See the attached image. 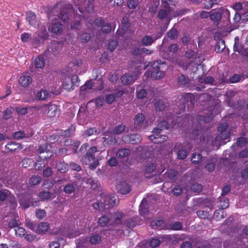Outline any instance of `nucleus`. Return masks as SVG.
<instances>
[{"label": "nucleus", "instance_id": "f257e3e1", "mask_svg": "<svg viewBox=\"0 0 248 248\" xmlns=\"http://www.w3.org/2000/svg\"><path fill=\"white\" fill-rule=\"evenodd\" d=\"M206 111H207V112H205L204 113V114H206V116L200 115L194 119L193 122V127L194 128L193 131V134L195 135L199 134L198 132L202 129V127L204 126V124L209 122L213 118L214 115L212 112H210L209 113V110H206Z\"/></svg>", "mask_w": 248, "mask_h": 248}, {"label": "nucleus", "instance_id": "f03ea898", "mask_svg": "<svg viewBox=\"0 0 248 248\" xmlns=\"http://www.w3.org/2000/svg\"><path fill=\"white\" fill-rule=\"evenodd\" d=\"M97 152H101L100 149H98L96 146H93L90 148L86 153V154L83 156L81 161L83 164L89 165V168L92 170H94L99 164L98 160L95 157L94 154Z\"/></svg>", "mask_w": 248, "mask_h": 248}, {"label": "nucleus", "instance_id": "7ed1b4c3", "mask_svg": "<svg viewBox=\"0 0 248 248\" xmlns=\"http://www.w3.org/2000/svg\"><path fill=\"white\" fill-rule=\"evenodd\" d=\"M57 12V8L56 7L52 8L50 10L48 11V18L50 19L53 16H57L58 17L61 18L63 22H65L70 19V15L76 14L75 10H73V8L70 5L62 9L61 11H60L59 14H58Z\"/></svg>", "mask_w": 248, "mask_h": 248}, {"label": "nucleus", "instance_id": "20e7f679", "mask_svg": "<svg viewBox=\"0 0 248 248\" xmlns=\"http://www.w3.org/2000/svg\"><path fill=\"white\" fill-rule=\"evenodd\" d=\"M101 198V206L106 209L115 206L118 202V201L116 200L114 194L104 195L102 196Z\"/></svg>", "mask_w": 248, "mask_h": 248}, {"label": "nucleus", "instance_id": "39448f33", "mask_svg": "<svg viewBox=\"0 0 248 248\" xmlns=\"http://www.w3.org/2000/svg\"><path fill=\"white\" fill-rule=\"evenodd\" d=\"M116 188L118 192L123 195L128 194L131 190L130 185L123 179L117 182Z\"/></svg>", "mask_w": 248, "mask_h": 248}, {"label": "nucleus", "instance_id": "423d86ee", "mask_svg": "<svg viewBox=\"0 0 248 248\" xmlns=\"http://www.w3.org/2000/svg\"><path fill=\"white\" fill-rule=\"evenodd\" d=\"M44 110L46 112L47 115L50 118H53L59 114V110L58 106L53 104H49L44 107Z\"/></svg>", "mask_w": 248, "mask_h": 248}, {"label": "nucleus", "instance_id": "0eeeda50", "mask_svg": "<svg viewBox=\"0 0 248 248\" xmlns=\"http://www.w3.org/2000/svg\"><path fill=\"white\" fill-rule=\"evenodd\" d=\"M49 145L46 143L43 145H41L39 146L38 149V152L41 155L40 157L43 160L46 159L50 157L52 155V152L50 151V150L48 148Z\"/></svg>", "mask_w": 248, "mask_h": 248}, {"label": "nucleus", "instance_id": "6e6552de", "mask_svg": "<svg viewBox=\"0 0 248 248\" xmlns=\"http://www.w3.org/2000/svg\"><path fill=\"white\" fill-rule=\"evenodd\" d=\"M233 50L235 52H238L243 57L248 59V47L244 48L242 46L239 44V39L238 37H236L234 39Z\"/></svg>", "mask_w": 248, "mask_h": 248}, {"label": "nucleus", "instance_id": "1a4fd4ad", "mask_svg": "<svg viewBox=\"0 0 248 248\" xmlns=\"http://www.w3.org/2000/svg\"><path fill=\"white\" fill-rule=\"evenodd\" d=\"M153 134L149 137V139L155 144H159L166 141L168 137L166 135H160V133L153 132Z\"/></svg>", "mask_w": 248, "mask_h": 248}, {"label": "nucleus", "instance_id": "9d476101", "mask_svg": "<svg viewBox=\"0 0 248 248\" xmlns=\"http://www.w3.org/2000/svg\"><path fill=\"white\" fill-rule=\"evenodd\" d=\"M130 154L131 151L130 149L125 148H122L117 151L116 155L117 158L120 159L128 160L130 156Z\"/></svg>", "mask_w": 248, "mask_h": 248}, {"label": "nucleus", "instance_id": "9b49d317", "mask_svg": "<svg viewBox=\"0 0 248 248\" xmlns=\"http://www.w3.org/2000/svg\"><path fill=\"white\" fill-rule=\"evenodd\" d=\"M190 83L189 78L184 75H181L177 78V85L179 87H187Z\"/></svg>", "mask_w": 248, "mask_h": 248}, {"label": "nucleus", "instance_id": "f8f14e48", "mask_svg": "<svg viewBox=\"0 0 248 248\" xmlns=\"http://www.w3.org/2000/svg\"><path fill=\"white\" fill-rule=\"evenodd\" d=\"M124 140L131 144H137L140 142L141 138L139 134H131L127 135L124 137Z\"/></svg>", "mask_w": 248, "mask_h": 248}, {"label": "nucleus", "instance_id": "ddd939ff", "mask_svg": "<svg viewBox=\"0 0 248 248\" xmlns=\"http://www.w3.org/2000/svg\"><path fill=\"white\" fill-rule=\"evenodd\" d=\"M56 164H54V162H52L50 163L51 166L55 165L56 169H57V170L62 172L64 173L65 172L68 170V166L67 164L65 163L63 161L61 160L57 161L55 162Z\"/></svg>", "mask_w": 248, "mask_h": 248}, {"label": "nucleus", "instance_id": "4468645a", "mask_svg": "<svg viewBox=\"0 0 248 248\" xmlns=\"http://www.w3.org/2000/svg\"><path fill=\"white\" fill-rule=\"evenodd\" d=\"M137 78L136 75L125 74L121 77L122 82L124 85L133 83Z\"/></svg>", "mask_w": 248, "mask_h": 248}, {"label": "nucleus", "instance_id": "2eb2a0df", "mask_svg": "<svg viewBox=\"0 0 248 248\" xmlns=\"http://www.w3.org/2000/svg\"><path fill=\"white\" fill-rule=\"evenodd\" d=\"M124 94L123 91H119L115 93V94L112 93L107 95L106 96V102L108 104H111L114 102L116 97H120Z\"/></svg>", "mask_w": 248, "mask_h": 248}, {"label": "nucleus", "instance_id": "dca6fc26", "mask_svg": "<svg viewBox=\"0 0 248 248\" xmlns=\"http://www.w3.org/2000/svg\"><path fill=\"white\" fill-rule=\"evenodd\" d=\"M51 96L50 93L46 90L41 89L37 93L36 98L40 100H45Z\"/></svg>", "mask_w": 248, "mask_h": 248}, {"label": "nucleus", "instance_id": "f3484780", "mask_svg": "<svg viewBox=\"0 0 248 248\" xmlns=\"http://www.w3.org/2000/svg\"><path fill=\"white\" fill-rule=\"evenodd\" d=\"M151 226L154 229H164L165 230L169 229V227H167L164 225V222L162 219L157 220L156 221H152L151 222Z\"/></svg>", "mask_w": 248, "mask_h": 248}, {"label": "nucleus", "instance_id": "a211bd4d", "mask_svg": "<svg viewBox=\"0 0 248 248\" xmlns=\"http://www.w3.org/2000/svg\"><path fill=\"white\" fill-rule=\"evenodd\" d=\"M32 82V78L28 75H23L19 79V84L23 87H27L30 85Z\"/></svg>", "mask_w": 248, "mask_h": 248}, {"label": "nucleus", "instance_id": "6ab92c4d", "mask_svg": "<svg viewBox=\"0 0 248 248\" xmlns=\"http://www.w3.org/2000/svg\"><path fill=\"white\" fill-rule=\"evenodd\" d=\"M49 228V224L46 222H41L37 225L36 233L38 234L44 233L47 231Z\"/></svg>", "mask_w": 248, "mask_h": 248}, {"label": "nucleus", "instance_id": "aec40b11", "mask_svg": "<svg viewBox=\"0 0 248 248\" xmlns=\"http://www.w3.org/2000/svg\"><path fill=\"white\" fill-rule=\"evenodd\" d=\"M26 20L31 26H35L37 24L36 16L33 12H28L27 13Z\"/></svg>", "mask_w": 248, "mask_h": 248}, {"label": "nucleus", "instance_id": "412c9836", "mask_svg": "<svg viewBox=\"0 0 248 248\" xmlns=\"http://www.w3.org/2000/svg\"><path fill=\"white\" fill-rule=\"evenodd\" d=\"M230 134L228 132H221L220 134L216 138L215 142L218 141L217 143L218 146H220L223 143H225V140H227L229 137Z\"/></svg>", "mask_w": 248, "mask_h": 248}, {"label": "nucleus", "instance_id": "4be33fe9", "mask_svg": "<svg viewBox=\"0 0 248 248\" xmlns=\"http://www.w3.org/2000/svg\"><path fill=\"white\" fill-rule=\"evenodd\" d=\"M20 205L24 208H26L31 206L36 205L37 204V202H32L30 199H27L25 198L22 197L20 198L19 201Z\"/></svg>", "mask_w": 248, "mask_h": 248}, {"label": "nucleus", "instance_id": "5701e85b", "mask_svg": "<svg viewBox=\"0 0 248 248\" xmlns=\"http://www.w3.org/2000/svg\"><path fill=\"white\" fill-rule=\"evenodd\" d=\"M124 217V214L122 212L117 211L115 212L113 215L114 218V225L116 226H118L119 227H120V224H122L123 221H121V220Z\"/></svg>", "mask_w": 248, "mask_h": 248}, {"label": "nucleus", "instance_id": "b1692460", "mask_svg": "<svg viewBox=\"0 0 248 248\" xmlns=\"http://www.w3.org/2000/svg\"><path fill=\"white\" fill-rule=\"evenodd\" d=\"M168 128V123L166 121H162L158 124L156 127L154 128L153 132L161 133V131Z\"/></svg>", "mask_w": 248, "mask_h": 248}, {"label": "nucleus", "instance_id": "393cba45", "mask_svg": "<svg viewBox=\"0 0 248 248\" xmlns=\"http://www.w3.org/2000/svg\"><path fill=\"white\" fill-rule=\"evenodd\" d=\"M5 148L10 152H16L21 149V145L15 142H10L6 146Z\"/></svg>", "mask_w": 248, "mask_h": 248}, {"label": "nucleus", "instance_id": "a878e982", "mask_svg": "<svg viewBox=\"0 0 248 248\" xmlns=\"http://www.w3.org/2000/svg\"><path fill=\"white\" fill-rule=\"evenodd\" d=\"M76 186L75 183H68L64 186L63 191L66 194H71L75 191Z\"/></svg>", "mask_w": 248, "mask_h": 248}, {"label": "nucleus", "instance_id": "bb28decb", "mask_svg": "<svg viewBox=\"0 0 248 248\" xmlns=\"http://www.w3.org/2000/svg\"><path fill=\"white\" fill-rule=\"evenodd\" d=\"M149 206L147 201L144 198L140 205L139 211L141 215H145L148 212Z\"/></svg>", "mask_w": 248, "mask_h": 248}, {"label": "nucleus", "instance_id": "cd10ccee", "mask_svg": "<svg viewBox=\"0 0 248 248\" xmlns=\"http://www.w3.org/2000/svg\"><path fill=\"white\" fill-rule=\"evenodd\" d=\"M145 120V116L142 113H139L136 115L134 123L136 125V128L139 129L140 128V124L143 122Z\"/></svg>", "mask_w": 248, "mask_h": 248}, {"label": "nucleus", "instance_id": "c85d7f7f", "mask_svg": "<svg viewBox=\"0 0 248 248\" xmlns=\"http://www.w3.org/2000/svg\"><path fill=\"white\" fill-rule=\"evenodd\" d=\"M155 107L156 110L161 111L165 110L168 105L163 100H159L155 102Z\"/></svg>", "mask_w": 248, "mask_h": 248}, {"label": "nucleus", "instance_id": "c756f323", "mask_svg": "<svg viewBox=\"0 0 248 248\" xmlns=\"http://www.w3.org/2000/svg\"><path fill=\"white\" fill-rule=\"evenodd\" d=\"M37 34V36L38 38L36 37L33 39L34 42L37 44L39 45L41 43L40 40L39 38L41 39H45L47 38V32L46 28H44L42 31V32L41 34L39 33H36Z\"/></svg>", "mask_w": 248, "mask_h": 248}, {"label": "nucleus", "instance_id": "7c9ffc66", "mask_svg": "<svg viewBox=\"0 0 248 248\" xmlns=\"http://www.w3.org/2000/svg\"><path fill=\"white\" fill-rule=\"evenodd\" d=\"M37 34V36L38 38L36 37L33 39L34 42L37 44L39 45L41 43L40 40L39 38L41 39H45L47 38V32L46 28H44L42 31V32L41 34L39 33H36Z\"/></svg>", "mask_w": 248, "mask_h": 248}, {"label": "nucleus", "instance_id": "2f4dec72", "mask_svg": "<svg viewBox=\"0 0 248 248\" xmlns=\"http://www.w3.org/2000/svg\"><path fill=\"white\" fill-rule=\"evenodd\" d=\"M51 31L56 34H61L62 32V27L61 23L59 22H55L52 24Z\"/></svg>", "mask_w": 248, "mask_h": 248}, {"label": "nucleus", "instance_id": "473e14b6", "mask_svg": "<svg viewBox=\"0 0 248 248\" xmlns=\"http://www.w3.org/2000/svg\"><path fill=\"white\" fill-rule=\"evenodd\" d=\"M120 224V228H122V231L124 232V230H128L131 227L135 226V222L131 219H128L124 221H123V223Z\"/></svg>", "mask_w": 248, "mask_h": 248}, {"label": "nucleus", "instance_id": "72a5a7b5", "mask_svg": "<svg viewBox=\"0 0 248 248\" xmlns=\"http://www.w3.org/2000/svg\"><path fill=\"white\" fill-rule=\"evenodd\" d=\"M155 40L152 36L146 35L142 38L141 42L143 46H147L151 45Z\"/></svg>", "mask_w": 248, "mask_h": 248}, {"label": "nucleus", "instance_id": "f704fd0d", "mask_svg": "<svg viewBox=\"0 0 248 248\" xmlns=\"http://www.w3.org/2000/svg\"><path fill=\"white\" fill-rule=\"evenodd\" d=\"M210 19L215 22H218L221 19L222 12L215 11L210 15Z\"/></svg>", "mask_w": 248, "mask_h": 248}, {"label": "nucleus", "instance_id": "c9c22d12", "mask_svg": "<svg viewBox=\"0 0 248 248\" xmlns=\"http://www.w3.org/2000/svg\"><path fill=\"white\" fill-rule=\"evenodd\" d=\"M178 32L175 28H172L167 33V37L171 40H175L178 37Z\"/></svg>", "mask_w": 248, "mask_h": 248}, {"label": "nucleus", "instance_id": "e433bc0d", "mask_svg": "<svg viewBox=\"0 0 248 248\" xmlns=\"http://www.w3.org/2000/svg\"><path fill=\"white\" fill-rule=\"evenodd\" d=\"M154 69L155 70L151 74L152 77L154 79H159L162 78L165 76L164 72L160 71V69Z\"/></svg>", "mask_w": 248, "mask_h": 248}, {"label": "nucleus", "instance_id": "4c0bfd02", "mask_svg": "<svg viewBox=\"0 0 248 248\" xmlns=\"http://www.w3.org/2000/svg\"><path fill=\"white\" fill-rule=\"evenodd\" d=\"M45 59L42 56L37 57L34 60V64L37 68H42L45 65Z\"/></svg>", "mask_w": 248, "mask_h": 248}, {"label": "nucleus", "instance_id": "58836bf2", "mask_svg": "<svg viewBox=\"0 0 248 248\" xmlns=\"http://www.w3.org/2000/svg\"><path fill=\"white\" fill-rule=\"evenodd\" d=\"M100 133V130L95 127L90 128L87 129L85 132V135L86 136H91L93 135H98Z\"/></svg>", "mask_w": 248, "mask_h": 248}, {"label": "nucleus", "instance_id": "ea45409f", "mask_svg": "<svg viewBox=\"0 0 248 248\" xmlns=\"http://www.w3.org/2000/svg\"><path fill=\"white\" fill-rule=\"evenodd\" d=\"M225 48V42L224 40H220L216 45L215 50L217 53L222 52Z\"/></svg>", "mask_w": 248, "mask_h": 248}, {"label": "nucleus", "instance_id": "a19ab883", "mask_svg": "<svg viewBox=\"0 0 248 248\" xmlns=\"http://www.w3.org/2000/svg\"><path fill=\"white\" fill-rule=\"evenodd\" d=\"M52 194L51 192L46 191L45 190L41 191L39 193L38 196L42 200H47L51 198Z\"/></svg>", "mask_w": 248, "mask_h": 248}, {"label": "nucleus", "instance_id": "79ce46f5", "mask_svg": "<svg viewBox=\"0 0 248 248\" xmlns=\"http://www.w3.org/2000/svg\"><path fill=\"white\" fill-rule=\"evenodd\" d=\"M11 199V193L7 189H2L0 191V201H4L7 198Z\"/></svg>", "mask_w": 248, "mask_h": 248}, {"label": "nucleus", "instance_id": "37998d69", "mask_svg": "<svg viewBox=\"0 0 248 248\" xmlns=\"http://www.w3.org/2000/svg\"><path fill=\"white\" fill-rule=\"evenodd\" d=\"M103 140V143L104 145H111L112 144L117 143V140L114 137H110L108 138L103 137L102 138Z\"/></svg>", "mask_w": 248, "mask_h": 248}, {"label": "nucleus", "instance_id": "c03bdc74", "mask_svg": "<svg viewBox=\"0 0 248 248\" xmlns=\"http://www.w3.org/2000/svg\"><path fill=\"white\" fill-rule=\"evenodd\" d=\"M110 220L109 218L104 215L99 218L98 223L100 226L104 227L107 226L109 223Z\"/></svg>", "mask_w": 248, "mask_h": 248}, {"label": "nucleus", "instance_id": "a18cd8bd", "mask_svg": "<svg viewBox=\"0 0 248 248\" xmlns=\"http://www.w3.org/2000/svg\"><path fill=\"white\" fill-rule=\"evenodd\" d=\"M168 177L172 181H174L177 179L178 172L174 170H170L166 173Z\"/></svg>", "mask_w": 248, "mask_h": 248}, {"label": "nucleus", "instance_id": "49530a36", "mask_svg": "<svg viewBox=\"0 0 248 248\" xmlns=\"http://www.w3.org/2000/svg\"><path fill=\"white\" fill-rule=\"evenodd\" d=\"M202 156L200 154L193 153L191 155V161L192 164H198L201 161Z\"/></svg>", "mask_w": 248, "mask_h": 248}, {"label": "nucleus", "instance_id": "de8ad7c7", "mask_svg": "<svg viewBox=\"0 0 248 248\" xmlns=\"http://www.w3.org/2000/svg\"><path fill=\"white\" fill-rule=\"evenodd\" d=\"M216 162L217 160L215 159H212L209 162H208L206 166H205V168L209 172L213 171L215 168V166L216 165Z\"/></svg>", "mask_w": 248, "mask_h": 248}, {"label": "nucleus", "instance_id": "09e8293b", "mask_svg": "<svg viewBox=\"0 0 248 248\" xmlns=\"http://www.w3.org/2000/svg\"><path fill=\"white\" fill-rule=\"evenodd\" d=\"M190 189L193 192H200L202 189V186L201 185L195 183L191 185Z\"/></svg>", "mask_w": 248, "mask_h": 248}, {"label": "nucleus", "instance_id": "8fccbe9b", "mask_svg": "<svg viewBox=\"0 0 248 248\" xmlns=\"http://www.w3.org/2000/svg\"><path fill=\"white\" fill-rule=\"evenodd\" d=\"M137 96L140 99H142L146 96L147 93L145 90L138 87L137 89Z\"/></svg>", "mask_w": 248, "mask_h": 248}, {"label": "nucleus", "instance_id": "3c124183", "mask_svg": "<svg viewBox=\"0 0 248 248\" xmlns=\"http://www.w3.org/2000/svg\"><path fill=\"white\" fill-rule=\"evenodd\" d=\"M101 241V236L97 234L92 235L90 239V241L92 244H96L100 243Z\"/></svg>", "mask_w": 248, "mask_h": 248}, {"label": "nucleus", "instance_id": "603ef678", "mask_svg": "<svg viewBox=\"0 0 248 248\" xmlns=\"http://www.w3.org/2000/svg\"><path fill=\"white\" fill-rule=\"evenodd\" d=\"M41 181V178L39 176H33L29 180V183L31 185L39 184Z\"/></svg>", "mask_w": 248, "mask_h": 248}, {"label": "nucleus", "instance_id": "864d4df0", "mask_svg": "<svg viewBox=\"0 0 248 248\" xmlns=\"http://www.w3.org/2000/svg\"><path fill=\"white\" fill-rule=\"evenodd\" d=\"M169 229L172 230H180L182 228V224L180 222L176 221L174 223H171L170 225V227H169Z\"/></svg>", "mask_w": 248, "mask_h": 248}, {"label": "nucleus", "instance_id": "5fc2aeb1", "mask_svg": "<svg viewBox=\"0 0 248 248\" xmlns=\"http://www.w3.org/2000/svg\"><path fill=\"white\" fill-rule=\"evenodd\" d=\"M125 130V126L124 124H120L116 126L114 130L113 133L115 134H120Z\"/></svg>", "mask_w": 248, "mask_h": 248}, {"label": "nucleus", "instance_id": "6e6d98bb", "mask_svg": "<svg viewBox=\"0 0 248 248\" xmlns=\"http://www.w3.org/2000/svg\"><path fill=\"white\" fill-rule=\"evenodd\" d=\"M93 83L92 80H89L86 81L84 85L80 87L81 91H85L87 90H90L92 88Z\"/></svg>", "mask_w": 248, "mask_h": 248}, {"label": "nucleus", "instance_id": "4d7b16f0", "mask_svg": "<svg viewBox=\"0 0 248 248\" xmlns=\"http://www.w3.org/2000/svg\"><path fill=\"white\" fill-rule=\"evenodd\" d=\"M93 0H88L86 5L85 6V10L88 12H91L93 11L94 9V5H93Z\"/></svg>", "mask_w": 248, "mask_h": 248}, {"label": "nucleus", "instance_id": "13d9d810", "mask_svg": "<svg viewBox=\"0 0 248 248\" xmlns=\"http://www.w3.org/2000/svg\"><path fill=\"white\" fill-rule=\"evenodd\" d=\"M187 156V153L186 150H179L177 153V158L179 159H184Z\"/></svg>", "mask_w": 248, "mask_h": 248}, {"label": "nucleus", "instance_id": "bf43d9fd", "mask_svg": "<svg viewBox=\"0 0 248 248\" xmlns=\"http://www.w3.org/2000/svg\"><path fill=\"white\" fill-rule=\"evenodd\" d=\"M118 45V42L116 40H110L108 43V49L110 51L112 52L116 48Z\"/></svg>", "mask_w": 248, "mask_h": 248}, {"label": "nucleus", "instance_id": "052dcab7", "mask_svg": "<svg viewBox=\"0 0 248 248\" xmlns=\"http://www.w3.org/2000/svg\"><path fill=\"white\" fill-rule=\"evenodd\" d=\"M155 165L153 163H148L145 168V172L146 173H152L155 170Z\"/></svg>", "mask_w": 248, "mask_h": 248}, {"label": "nucleus", "instance_id": "680f3d73", "mask_svg": "<svg viewBox=\"0 0 248 248\" xmlns=\"http://www.w3.org/2000/svg\"><path fill=\"white\" fill-rule=\"evenodd\" d=\"M91 35L87 33L83 32L80 35V40L82 43H87L90 40Z\"/></svg>", "mask_w": 248, "mask_h": 248}, {"label": "nucleus", "instance_id": "e2e57ef3", "mask_svg": "<svg viewBox=\"0 0 248 248\" xmlns=\"http://www.w3.org/2000/svg\"><path fill=\"white\" fill-rule=\"evenodd\" d=\"M161 240L159 238H154L151 239L150 242L151 247L152 248H156L160 245Z\"/></svg>", "mask_w": 248, "mask_h": 248}, {"label": "nucleus", "instance_id": "0e129e2a", "mask_svg": "<svg viewBox=\"0 0 248 248\" xmlns=\"http://www.w3.org/2000/svg\"><path fill=\"white\" fill-rule=\"evenodd\" d=\"M138 4V0H129L127 2V6L130 9H135Z\"/></svg>", "mask_w": 248, "mask_h": 248}, {"label": "nucleus", "instance_id": "69168bd1", "mask_svg": "<svg viewBox=\"0 0 248 248\" xmlns=\"http://www.w3.org/2000/svg\"><path fill=\"white\" fill-rule=\"evenodd\" d=\"M35 215L38 219H42L46 216V213L44 210L37 209Z\"/></svg>", "mask_w": 248, "mask_h": 248}, {"label": "nucleus", "instance_id": "338daca9", "mask_svg": "<svg viewBox=\"0 0 248 248\" xmlns=\"http://www.w3.org/2000/svg\"><path fill=\"white\" fill-rule=\"evenodd\" d=\"M182 192L183 188L179 186H175L172 190L173 194L176 196L181 195Z\"/></svg>", "mask_w": 248, "mask_h": 248}, {"label": "nucleus", "instance_id": "774afa93", "mask_svg": "<svg viewBox=\"0 0 248 248\" xmlns=\"http://www.w3.org/2000/svg\"><path fill=\"white\" fill-rule=\"evenodd\" d=\"M13 136L15 139L16 140H20L21 139L26 136V134L22 131H19L16 132H15Z\"/></svg>", "mask_w": 248, "mask_h": 248}]
</instances>
